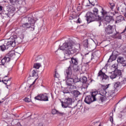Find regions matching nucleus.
I'll return each mask as SVG.
<instances>
[{
	"label": "nucleus",
	"instance_id": "obj_14",
	"mask_svg": "<svg viewBox=\"0 0 126 126\" xmlns=\"http://www.w3.org/2000/svg\"><path fill=\"white\" fill-rule=\"evenodd\" d=\"M85 103L88 104L89 105L91 104L92 102H94V101L93 100V97L91 95H87L84 100Z\"/></svg>",
	"mask_w": 126,
	"mask_h": 126
},
{
	"label": "nucleus",
	"instance_id": "obj_12",
	"mask_svg": "<svg viewBox=\"0 0 126 126\" xmlns=\"http://www.w3.org/2000/svg\"><path fill=\"white\" fill-rule=\"evenodd\" d=\"M118 51H113L112 55L110 56V58L108 61V63L110 62H113V61H116L119 54H117Z\"/></svg>",
	"mask_w": 126,
	"mask_h": 126
},
{
	"label": "nucleus",
	"instance_id": "obj_39",
	"mask_svg": "<svg viewBox=\"0 0 126 126\" xmlns=\"http://www.w3.org/2000/svg\"><path fill=\"white\" fill-rule=\"evenodd\" d=\"M109 85H110L108 84V85H107L106 86H104V85H101V87L102 88V90H105L106 91V89H108V88H109Z\"/></svg>",
	"mask_w": 126,
	"mask_h": 126
},
{
	"label": "nucleus",
	"instance_id": "obj_23",
	"mask_svg": "<svg viewBox=\"0 0 126 126\" xmlns=\"http://www.w3.org/2000/svg\"><path fill=\"white\" fill-rule=\"evenodd\" d=\"M67 86H69L68 89L71 94H72L74 92L75 89H76V86L72 85V84H71V85H67Z\"/></svg>",
	"mask_w": 126,
	"mask_h": 126
},
{
	"label": "nucleus",
	"instance_id": "obj_26",
	"mask_svg": "<svg viewBox=\"0 0 126 126\" xmlns=\"http://www.w3.org/2000/svg\"><path fill=\"white\" fill-rule=\"evenodd\" d=\"M97 94H98V92L96 91L93 92L91 94V95L93 97V101H96V96H97Z\"/></svg>",
	"mask_w": 126,
	"mask_h": 126
},
{
	"label": "nucleus",
	"instance_id": "obj_6",
	"mask_svg": "<svg viewBox=\"0 0 126 126\" xmlns=\"http://www.w3.org/2000/svg\"><path fill=\"white\" fill-rule=\"evenodd\" d=\"M121 75H122V71L119 69H115L114 71L111 73L110 77L111 79H115V78H117V77H119Z\"/></svg>",
	"mask_w": 126,
	"mask_h": 126
},
{
	"label": "nucleus",
	"instance_id": "obj_27",
	"mask_svg": "<svg viewBox=\"0 0 126 126\" xmlns=\"http://www.w3.org/2000/svg\"><path fill=\"white\" fill-rule=\"evenodd\" d=\"M89 3L92 4L93 6L94 5H98V0H89Z\"/></svg>",
	"mask_w": 126,
	"mask_h": 126
},
{
	"label": "nucleus",
	"instance_id": "obj_45",
	"mask_svg": "<svg viewBox=\"0 0 126 126\" xmlns=\"http://www.w3.org/2000/svg\"><path fill=\"white\" fill-rule=\"evenodd\" d=\"M24 101H25V102H27L28 103H29V102H31V99H30V98L28 97H26L24 99Z\"/></svg>",
	"mask_w": 126,
	"mask_h": 126
},
{
	"label": "nucleus",
	"instance_id": "obj_16",
	"mask_svg": "<svg viewBox=\"0 0 126 126\" xmlns=\"http://www.w3.org/2000/svg\"><path fill=\"white\" fill-rule=\"evenodd\" d=\"M5 46L7 47V49L9 48V47L12 46L13 47L14 45V42H13V40L12 39H10V40H6L5 41V43H4Z\"/></svg>",
	"mask_w": 126,
	"mask_h": 126
},
{
	"label": "nucleus",
	"instance_id": "obj_64",
	"mask_svg": "<svg viewBox=\"0 0 126 126\" xmlns=\"http://www.w3.org/2000/svg\"><path fill=\"white\" fill-rule=\"evenodd\" d=\"M101 25L100 24L99 25V26H100Z\"/></svg>",
	"mask_w": 126,
	"mask_h": 126
},
{
	"label": "nucleus",
	"instance_id": "obj_57",
	"mask_svg": "<svg viewBox=\"0 0 126 126\" xmlns=\"http://www.w3.org/2000/svg\"><path fill=\"white\" fill-rule=\"evenodd\" d=\"M80 8V7H78V8H77V9L78 10V9H79V8Z\"/></svg>",
	"mask_w": 126,
	"mask_h": 126
},
{
	"label": "nucleus",
	"instance_id": "obj_20",
	"mask_svg": "<svg viewBox=\"0 0 126 126\" xmlns=\"http://www.w3.org/2000/svg\"><path fill=\"white\" fill-rule=\"evenodd\" d=\"M9 58H7L6 56H5L0 61V65H4L5 64V63H9Z\"/></svg>",
	"mask_w": 126,
	"mask_h": 126
},
{
	"label": "nucleus",
	"instance_id": "obj_48",
	"mask_svg": "<svg viewBox=\"0 0 126 126\" xmlns=\"http://www.w3.org/2000/svg\"><path fill=\"white\" fill-rule=\"evenodd\" d=\"M16 1H17V2H18V3H19V4H21L22 3V0H16Z\"/></svg>",
	"mask_w": 126,
	"mask_h": 126
},
{
	"label": "nucleus",
	"instance_id": "obj_41",
	"mask_svg": "<svg viewBox=\"0 0 126 126\" xmlns=\"http://www.w3.org/2000/svg\"><path fill=\"white\" fill-rule=\"evenodd\" d=\"M78 16L77 15H73V16H70L69 17V19H70V20H72V19H75L76 18H77Z\"/></svg>",
	"mask_w": 126,
	"mask_h": 126
},
{
	"label": "nucleus",
	"instance_id": "obj_36",
	"mask_svg": "<svg viewBox=\"0 0 126 126\" xmlns=\"http://www.w3.org/2000/svg\"><path fill=\"white\" fill-rule=\"evenodd\" d=\"M0 49L1 50V51H2V52H3V51H5V50H7V46H6L4 44L2 45H0Z\"/></svg>",
	"mask_w": 126,
	"mask_h": 126
},
{
	"label": "nucleus",
	"instance_id": "obj_52",
	"mask_svg": "<svg viewBox=\"0 0 126 126\" xmlns=\"http://www.w3.org/2000/svg\"><path fill=\"white\" fill-rule=\"evenodd\" d=\"M81 22L80 21V18H79L77 20V23H81Z\"/></svg>",
	"mask_w": 126,
	"mask_h": 126
},
{
	"label": "nucleus",
	"instance_id": "obj_13",
	"mask_svg": "<svg viewBox=\"0 0 126 126\" xmlns=\"http://www.w3.org/2000/svg\"><path fill=\"white\" fill-rule=\"evenodd\" d=\"M118 63H121L123 66H126V60L122 56H119L117 59Z\"/></svg>",
	"mask_w": 126,
	"mask_h": 126
},
{
	"label": "nucleus",
	"instance_id": "obj_34",
	"mask_svg": "<svg viewBox=\"0 0 126 126\" xmlns=\"http://www.w3.org/2000/svg\"><path fill=\"white\" fill-rule=\"evenodd\" d=\"M100 94L101 96H106L107 97V92L105 90H101L100 91Z\"/></svg>",
	"mask_w": 126,
	"mask_h": 126
},
{
	"label": "nucleus",
	"instance_id": "obj_37",
	"mask_svg": "<svg viewBox=\"0 0 126 126\" xmlns=\"http://www.w3.org/2000/svg\"><path fill=\"white\" fill-rule=\"evenodd\" d=\"M107 97L106 95H101V96L99 97V100L102 102H104V101H105V100L107 99Z\"/></svg>",
	"mask_w": 126,
	"mask_h": 126
},
{
	"label": "nucleus",
	"instance_id": "obj_28",
	"mask_svg": "<svg viewBox=\"0 0 126 126\" xmlns=\"http://www.w3.org/2000/svg\"><path fill=\"white\" fill-rule=\"evenodd\" d=\"M11 80V79L10 78L7 80H2V82L3 83H4V84L7 85V86H10V83H11V82H10Z\"/></svg>",
	"mask_w": 126,
	"mask_h": 126
},
{
	"label": "nucleus",
	"instance_id": "obj_50",
	"mask_svg": "<svg viewBox=\"0 0 126 126\" xmlns=\"http://www.w3.org/2000/svg\"><path fill=\"white\" fill-rule=\"evenodd\" d=\"M37 80V79H36L32 83V84L30 86V87H31V86H32V85H33V84H35V83L36 82V80Z\"/></svg>",
	"mask_w": 126,
	"mask_h": 126
},
{
	"label": "nucleus",
	"instance_id": "obj_58",
	"mask_svg": "<svg viewBox=\"0 0 126 126\" xmlns=\"http://www.w3.org/2000/svg\"><path fill=\"white\" fill-rule=\"evenodd\" d=\"M115 13H116V14H117V13H118V12H116V11H115Z\"/></svg>",
	"mask_w": 126,
	"mask_h": 126
},
{
	"label": "nucleus",
	"instance_id": "obj_49",
	"mask_svg": "<svg viewBox=\"0 0 126 126\" xmlns=\"http://www.w3.org/2000/svg\"><path fill=\"white\" fill-rule=\"evenodd\" d=\"M110 121L111 123H113L114 122V119L113 118V117L111 116L110 117Z\"/></svg>",
	"mask_w": 126,
	"mask_h": 126
},
{
	"label": "nucleus",
	"instance_id": "obj_22",
	"mask_svg": "<svg viewBox=\"0 0 126 126\" xmlns=\"http://www.w3.org/2000/svg\"><path fill=\"white\" fill-rule=\"evenodd\" d=\"M125 20V17L123 15H119L116 17V23H120V22H122V21H124Z\"/></svg>",
	"mask_w": 126,
	"mask_h": 126
},
{
	"label": "nucleus",
	"instance_id": "obj_59",
	"mask_svg": "<svg viewBox=\"0 0 126 126\" xmlns=\"http://www.w3.org/2000/svg\"><path fill=\"white\" fill-rule=\"evenodd\" d=\"M121 11H122V12H124V11H123V10H122Z\"/></svg>",
	"mask_w": 126,
	"mask_h": 126
},
{
	"label": "nucleus",
	"instance_id": "obj_2",
	"mask_svg": "<svg viewBox=\"0 0 126 126\" xmlns=\"http://www.w3.org/2000/svg\"><path fill=\"white\" fill-rule=\"evenodd\" d=\"M64 75L67 85H71L73 83H77V82H80V78L78 79L77 76H72V71L71 70V67L70 66L64 71Z\"/></svg>",
	"mask_w": 126,
	"mask_h": 126
},
{
	"label": "nucleus",
	"instance_id": "obj_11",
	"mask_svg": "<svg viewBox=\"0 0 126 126\" xmlns=\"http://www.w3.org/2000/svg\"><path fill=\"white\" fill-rule=\"evenodd\" d=\"M108 13L109 12L106 11L105 9H104V8H103V7H101V10L100 11V13L97 12V16L98 19L104 18L105 16H107V15H108Z\"/></svg>",
	"mask_w": 126,
	"mask_h": 126
},
{
	"label": "nucleus",
	"instance_id": "obj_24",
	"mask_svg": "<svg viewBox=\"0 0 126 126\" xmlns=\"http://www.w3.org/2000/svg\"><path fill=\"white\" fill-rule=\"evenodd\" d=\"M8 11L10 16H13V13H14L15 11V8L14 7H10L8 9Z\"/></svg>",
	"mask_w": 126,
	"mask_h": 126
},
{
	"label": "nucleus",
	"instance_id": "obj_31",
	"mask_svg": "<svg viewBox=\"0 0 126 126\" xmlns=\"http://www.w3.org/2000/svg\"><path fill=\"white\" fill-rule=\"evenodd\" d=\"M113 38L115 39H119L121 40L122 39V35L119 33V32H117L116 34L113 35Z\"/></svg>",
	"mask_w": 126,
	"mask_h": 126
},
{
	"label": "nucleus",
	"instance_id": "obj_54",
	"mask_svg": "<svg viewBox=\"0 0 126 126\" xmlns=\"http://www.w3.org/2000/svg\"><path fill=\"white\" fill-rule=\"evenodd\" d=\"M126 31V26L125 27V29L124 30V31L121 32L122 34H123V33H125Z\"/></svg>",
	"mask_w": 126,
	"mask_h": 126
},
{
	"label": "nucleus",
	"instance_id": "obj_47",
	"mask_svg": "<svg viewBox=\"0 0 126 126\" xmlns=\"http://www.w3.org/2000/svg\"><path fill=\"white\" fill-rule=\"evenodd\" d=\"M10 0V2L11 3H12L13 4H14V3L16 2V0Z\"/></svg>",
	"mask_w": 126,
	"mask_h": 126
},
{
	"label": "nucleus",
	"instance_id": "obj_5",
	"mask_svg": "<svg viewBox=\"0 0 126 126\" xmlns=\"http://www.w3.org/2000/svg\"><path fill=\"white\" fill-rule=\"evenodd\" d=\"M101 69L98 71L97 76L100 78L102 82H105L106 80H109V76L106 75V74Z\"/></svg>",
	"mask_w": 126,
	"mask_h": 126
},
{
	"label": "nucleus",
	"instance_id": "obj_3",
	"mask_svg": "<svg viewBox=\"0 0 126 126\" xmlns=\"http://www.w3.org/2000/svg\"><path fill=\"white\" fill-rule=\"evenodd\" d=\"M23 23L22 27L24 28H27L30 29L31 31H34L35 30V20L30 16H27L22 19Z\"/></svg>",
	"mask_w": 126,
	"mask_h": 126
},
{
	"label": "nucleus",
	"instance_id": "obj_9",
	"mask_svg": "<svg viewBox=\"0 0 126 126\" xmlns=\"http://www.w3.org/2000/svg\"><path fill=\"white\" fill-rule=\"evenodd\" d=\"M61 103L63 108H67L69 105H71L72 99L70 98H66L64 102L62 101Z\"/></svg>",
	"mask_w": 126,
	"mask_h": 126
},
{
	"label": "nucleus",
	"instance_id": "obj_21",
	"mask_svg": "<svg viewBox=\"0 0 126 126\" xmlns=\"http://www.w3.org/2000/svg\"><path fill=\"white\" fill-rule=\"evenodd\" d=\"M105 21L107 23H110L111 21H114V17L112 16H106L104 18Z\"/></svg>",
	"mask_w": 126,
	"mask_h": 126
},
{
	"label": "nucleus",
	"instance_id": "obj_53",
	"mask_svg": "<svg viewBox=\"0 0 126 126\" xmlns=\"http://www.w3.org/2000/svg\"><path fill=\"white\" fill-rule=\"evenodd\" d=\"M68 113H71V110H72V109L71 108H68Z\"/></svg>",
	"mask_w": 126,
	"mask_h": 126
},
{
	"label": "nucleus",
	"instance_id": "obj_63",
	"mask_svg": "<svg viewBox=\"0 0 126 126\" xmlns=\"http://www.w3.org/2000/svg\"><path fill=\"white\" fill-rule=\"evenodd\" d=\"M123 99H125V97H123Z\"/></svg>",
	"mask_w": 126,
	"mask_h": 126
},
{
	"label": "nucleus",
	"instance_id": "obj_19",
	"mask_svg": "<svg viewBox=\"0 0 126 126\" xmlns=\"http://www.w3.org/2000/svg\"><path fill=\"white\" fill-rule=\"evenodd\" d=\"M79 62L78 59L74 57L71 58L70 61H69L70 63H72L73 65H77Z\"/></svg>",
	"mask_w": 126,
	"mask_h": 126
},
{
	"label": "nucleus",
	"instance_id": "obj_4",
	"mask_svg": "<svg viewBox=\"0 0 126 126\" xmlns=\"http://www.w3.org/2000/svg\"><path fill=\"white\" fill-rule=\"evenodd\" d=\"M94 13L91 12H88L85 16L86 17V21L87 23H91V22H94V21H97L99 19L98 17V9L96 8H94L93 9Z\"/></svg>",
	"mask_w": 126,
	"mask_h": 126
},
{
	"label": "nucleus",
	"instance_id": "obj_18",
	"mask_svg": "<svg viewBox=\"0 0 126 126\" xmlns=\"http://www.w3.org/2000/svg\"><path fill=\"white\" fill-rule=\"evenodd\" d=\"M5 57L7 59H9L10 62V58H13V57H15V51L12 50L9 52V53L5 55Z\"/></svg>",
	"mask_w": 126,
	"mask_h": 126
},
{
	"label": "nucleus",
	"instance_id": "obj_25",
	"mask_svg": "<svg viewBox=\"0 0 126 126\" xmlns=\"http://www.w3.org/2000/svg\"><path fill=\"white\" fill-rule=\"evenodd\" d=\"M121 86V82H117L115 83L114 85V87L112 88L114 90H116L117 92H118V88Z\"/></svg>",
	"mask_w": 126,
	"mask_h": 126
},
{
	"label": "nucleus",
	"instance_id": "obj_29",
	"mask_svg": "<svg viewBox=\"0 0 126 126\" xmlns=\"http://www.w3.org/2000/svg\"><path fill=\"white\" fill-rule=\"evenodd\" d=\"M80 82H82L84 84H86V82H87V77L86 76L82 77L80 78Z\"/></svg>",
	"mask_w": 126,
	"mask_h": 126
},
{
	"label": "nucleus",
	"instance_id": "obj_60",
	"mask_svg": "<svg viewBox=\"0 0 126 126\" xmlns=\"http://www.w3.org/2000/svg\"><path fill=\"white\" fill-rule=\"evenodd\" d=\"M121 101H122V99H121V100H120L119 102H121Z\"/></svg>",
	"mask_w": 126,
	"mask_h": 126
},
{
	"label": "nucleus",
	"instance_id": "obj_7",
	"mask_svg": "<svg viewBox=\"0 0 126 126\" xmlns=\"http://www.w3.org/2000/svg\"><path fill=\"white\" fill-rule=\"evenodd\" d=\"M104 27L105 28V31L106 34H113V32L115 31L114 26L111 25H108L107 26V24H104Z\"/></svg>",
	"mask_w": 126,
	"mask_h": 126
},
{
	"label": "nucleus",
	"instance_id": "obj_15",
	"mask_svg": "<svg viewBox=\"0 0 126 126\" xmlns=\"http://www.w3.org/2000/svg\"><path fill=\"white\" fill-rule=\"evenodd\" d=\"M116 90L113 88L111 90H109L106 94V97L109 98V97H113V96H115L116 95V92H117Z\"/></svg>",
	"mask_w": 126,
	"mask_h": 126
},
{
	"label": "nucleus",
	"instance_id": "obj_1",
	"mask_svg": "<svg viewBox=\"0 0 126 126\" xmlns=\"http://www.w3.org/2000/svg\"><path fill=\"white\" fill-rule=\"evenodd\" d=\"M60 49L64 51V55L65 56L64 59L65 60H70L69 56L76 53V50L73 48V45L70 42L63 43V46L60 48Z\"/></svg>",
	"mask_w": 126,
	"mask_h": 126
},
{
	"label": "nucleus",
	"instance_id": "obj_30",
	"mask_svg": "<svg viewBox=\"0 0 126 126\" xmlns=\"http://www.w3.org/2000/svg\"><path fill=\"white\" fill-rule=\"evenodd\" d=\"M83 45L84 46L85 49L88 48L89 47V43H88V39H86L83 42Z\"/></svg>",
	"mask_w": 126,
	"mask_h": 126
},
{
	"label": "nucleus",
	"instance_id": "obj_8",
	"mask_svg": "<svg viewBox=\"0 0 126 126\" xmlns=\"http://www.w3.org/2000/svg\"><path fill=\"white\" fill-rule=\"evenodd\" d=\"M34 99L35 100H38V101H49V97H48V96L46 94H38L34 97Z\"/></svg>",
	"mask_w": 126,
	"mask_h": 126
},
{
	"label": "nucleus",
	"instance_id": "obj_10",
	"mask_svg": "<svg viewBox=\"0 0 126 126\" xmlns=\"http://www.w3.org/2000/svg\"><path fill=\"white\" fill-rule=\"evenodd\" d=\"M10 40H12L14 42V45L15 46V43L20 44L22 42V39L20 37H18L17 35L14 34L10 37Z\"/></svg>",
	"mask_w": 126,
	"mask_h": 126
},
{
	"label": "nucleus",
	"instance_id": "obj_32",
	"mask_svg": "<svg viewBox=\"0 0 126 126\" xmlns=\"http://www.w3.org/2000/svg\"><path fill=\"white\" fill-rule=\"evenodd\" d=\"M72 94L75 97H78V96L80 95V92L77 90H75Z\"/></svg>",
	"mask_w": 126,
	"mask_h": 126
},
{
	"label": "nucleus",
	"instance_id": "obj_17",
	"mask_svg": "<svg viewBox=\"0 0 126 126\" xmlns=\"http://www.w3.org/2000/svg\"><path fill=\"white\" fill-rule=\"evenodd\" d=\"M52 115H58V116H60L61 117L65 116V113H64L63 112H60L58 110H57L56 109H52Z\"/></svg>",
	"mask_w": 126,
	"mask_h": 126
},
{
	"label": "nucleus",
	"instance_id": "obj_40",
	"mask_svg": "<svg viewBox=\"0 0 126 126\" xmlns=\"http://www.w3.org/2000/svg\"><path fill=\"white\" fill-rule=\"evenodd\" d=\"M20 11L22 12L23 13H24L26 12V7H23L20 9Z\"/></svg>",
	"mask_w": 126,
	"mask_h": 126
},
{
	"label": "nucleus",
	"instance_id": "obj_56",
	"mask_svg": "<svg viewBox=\"0 0 126 126\" xmlns=\"http://www.w3.org/2000/svg\"><path fill=\"white\" fill-rule=\"evenodd\" d=\"M88 63H86L87 65H88Z\"/></svg>",
	"mask_w": 126,
	"mask_h": 126
},
{
	"label": "nucleus",
	"instance_id": "obj_35",
	"mask_svg": "<svg viewBox=\"0 0 126 126\" xmlns=\"http://www.w3.org/2000/svg\"><path fill=\"white\" fill-rule=\"evenodd\" d=\"M32 77H37L38 76V73L36 71V70H33L32 72Z\"/></svg>",
	"mask_w": 126,
	"mask_h": 126
},
{
	"label": "nucleus",
	"instance_id": "obj_42",
	"mask_svg": "<svg viewBox=\"0 0 126 126\" xmlns=\"http://www.w3.org/2000/svg\"><path fill=\"white\" fill-rule=\"evenodd\" d=\"M109 6H110L111 9H113L115 7V3H109Z\"/></svg>",
	"mask_w": 126,
	"mask_h": 126
},
{
	"label": "nucleus",
	"instance_id": "obj_33",
	"mask_svg": "<svg viewBox=\"0 0 126 126\" xmlns=\"http://www.w3.org/2000/svg\"><path fill=\"white\" fill-rule=\"evenodd\" d=\"M2 14H3V16H4L5 17H6V16H7L8 17H9V16H10L9 15V13L8 12V10H6V11L5 10H4V11H3L2 12Z\"/></svg>",
	"mask_w": 126,
	"mask_h": 126
},
{
	"label": "nucleus",
	"instance_id": "obj_62",
	"mask_svg": "<svg viewBox=\"0 0 126 126\" xmlns=\"http://www.w3.org/2000/svg\"><path fill=\"white\" fill-rule=\"evenodd\" d=\"M0 103H1V101H0Z\"/></svg>",
	"mask_w": 126,
	"mask_h": 126
},
{
	"label": "nucleus",
	"instance_id": "obj_46",
	"mask_svg": "<svg viewBox=\"0 0 126 126\" xmlns=\"http://www.w3.org/2000/svg\"><path fill=\"white\" fill-rule=\"evenodd\" d=\"M55 77H56V78H59L60 77V74H59L57 71H55Z\"/></svg>",
	"mask_w": 126,
	"mask_h": 126
},
{
	"label": "nucleus",
	"instance_id": "obj_43",
	"mask_svg": "<svg viewBox=\"0 0 126 126\" xmlns=\"http://www.w3.org/2000/svg\"><path fill=\"white\" fill-rule=\"evenodd\" d=\"M112 67L115 69H118V63H114L112 65Z\"/></svg>",
	"mask_w": 126,
	"mask_h": 126
},
{
	"label": "nucleus",
	"instance_id": "obj_51",
	"mask_svg": "<svg viewBox=\"0 0 126 126\" xmlns=\"http://www.w3.org/2000/svg\"><path fill=\"white\" fill-rule=\"evenodd\" d=\"M3 8V7L2 6L0 5V11H2V9Z\"/></svg>",
	"mask_w": 126,
	"mask_h": 126
},
{
	"label": "nucleus",
	"instance_id": "obj_38",
	"mask_svg": "<svg viewBox=\"0 0 126 126\" xmlns=\"http://www.w3.org/2000/svg\"><path fill=\"white\" fill-rule=\"evenodd\" d=\"M40 66H41V64L39 63H34L33 65V68H36V69H39V68H40Z\"/></svg>",
	"mask_w": 126,
	"mask_h": 126
},
{
	"label": "nucleus",
	"instance_id": "obj_55",
	"mask_svg": "<svg viewBox=\"0 0 126 126\" xmlns=\"http://www.w3.org/2000/svg\"><path fill=\"white\" fill-rule=\"evenodd\" d=\"M123 82H124V83H126V79H125L123 80Z\"/></svg>",
	"mask_w": 126,
	"mask_h": 126
},
{
	"label": "nucleus",
	"instance_id": "obj_61",
	"mask_svg": "<svg viewBox=\"0 0 126 126\" xmlns=\"http://www.w3.org/2000/svg\"><path fill=\"white\" fill-rule=\"evenodd\" d=\"M86 87H87H87H88V86H86Z\"/></svg>",
	"mask_w": 126,
	"mask_h": 126
},
{
	"label": "nucleus",
	"instance_id": "obj_44",
	"mask_svg": "<svg viewBox=\"0 0 126 126\" xmlns=\"http://www.w3.org/2000/svg\"><path fill=\"white\" fill-rule=\"evenodd\" d=\"M63 93L64 94H69L70 92H69V90H64L63 91Z\"/></svg>",
	"mask_w": 126,
	"mask_h": 126
}]
</instances>
